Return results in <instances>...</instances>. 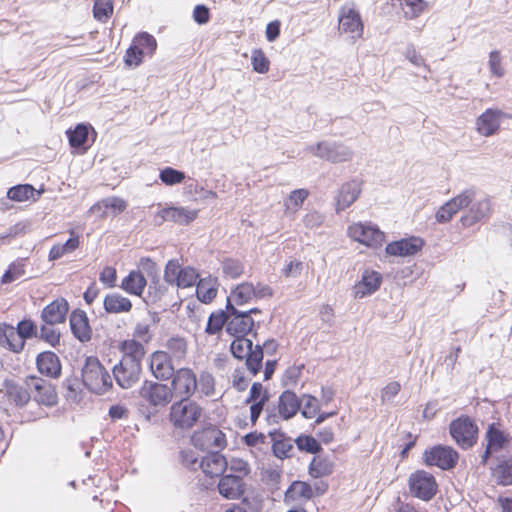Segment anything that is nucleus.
<instances>
[{
    "instance_id": "obj_1",
    "label": "nucleus",
    "mask_w": 512,
    "mask_h": 512,
    "mask_svg": "<svg viewBox=\"0 0 512 512\" xmlns=\"http://www.w3.org/2000/svg\"><path fill=\"white\" fill-rule=\"evenodd\" d=\"M477 193L475 187H469L449 200L456 213L468 208L460 218V223L465 228L472 227L491 214L490 199L488 197L477 199Z\"/></svg>"
},
{
    "instance_id": "obj_2",
    "label": "nucleus",
    "mask_w": 512,
    "mask_h": 512,
    "mask_svg": "<svg viewBox=\"0 0 512 512\" xmlns=\"http://www.w3.org/2000/svg\"><path fill=\"white\" fill-rule=\"evenodd\" d=\"M83 384L93 393L104 394L112 387V377L98 358L87 357L82 368Z\"/></svg>"
},
{
    "instance_id": "obj_3",
    "label": "nucleus",
    "mask_w": 512,
    "mask_h": 512,
    "mask_svg": "<svg viewBox=\"0 0 512 512\" xmlns=\"http://www.w3.org/2000/svg\"><path fill=\"white\" fill-rule=\"evenodd\" d=\"M233 356L239 360H245V365L252 375H256L262 368L263 347L260 344L253 345L251 339L235 337L230 345Z\"/></svg>"
},
{
    "instance_id": "obj_4",
    "label": "nucleus",
    "mask_w": 512,
    "mask_h": 512,
    "mask_svg": "<svg viewBox=\"0 0 512 512\" xmlns=\"http://www.w3.org/2000/svg\"><path fill=\"white\" fill-rule=\"evenodd\" d=\"M202 407L190 399H180L170 407L169 418L178 429L192 428L202 417Z\"/></svg>"
},
{
    "instance_id": "obj_5",
    "label": "nucleus",
    "mask_w": 512,
    "mask_h": 512,
    "mask_svg": "<svg viewBox=\"0 0 512 512\" xmlns=\"http://www.w3.org/2000/svg\"><path fill=\"white\" fill-rule=\"evenodd\" d=\"M307 150L314 156L332 163L350 161L353 158V150L344 143L335 141H322L316 145H310Z\"/></svg>"
},
{
    "instance_id": "obj_6",
    "label": "nucleus",
    "mask_w": 512,
    "mask_h": 512,
    "mask_svg": "<svg viewBox=\"0 0 512 512\" xmlns=\"http://www.w3.org/2000/svg\"><path fill=\"white\" fill-rule=\"evenodd\" d=\"M191 442L195 448L211 452L222 450L227 445L225 434L214 425L195 431L191 436Z\"/></svg>"
},
{
    "instance_id": "obj_7",
    "label": "nucleus",
    "mask_w": 512,
    "mask_h": 512,
    "mask_svg": "<svg viewBox=\"0 0 512 512\" xmlns=\"http://www.w3.org/2000/svg\"><path fill=\"white\" fill-rule=\"evenodd\" d=\"M199 274L190 266L181 267L178 260L172 259L166 263L164 280L178 288L193 287L197 283Z\"/></svg>"
},
{
    "instance_id": "obj_8",
    "label": "nucleus",
    "mask_w": 512,
    "mask_h": 512,
    "mask_svg": "<svg viewBox=\"0 0 512 512\" xmlns=\"http://www.w3.org/2000/svg\"><path fill=\"white\" fill-rule=\"evenodd\" d=\"M338 30L355 41L362 38L364 25L360 13L349 5H344L338 13Z\"/></svg>"
},
{
    "instance_id": "obj_9",
    "label": "nucleus",
    "mask_w": 512,
    "mask_h": 512,
    "mask_svg": "<svg viewBox=\"0 0 512 512\" xmlns=\"http://www.w3.org/2000/svg\"><path fill=\"white\" fill-rule=\"evenodd\" d=\"M478 428L469 417H460L450 424V434L455 442L463 449L476 443Z\"/></svg>"
},
{
    "instance_id": "obj_10",
    "label": "nucleus",
    "mask_w": 512,
    "mask_h": 512,
    "mask_svg": "<svg viewBox=\"0 0 512 512\" xmlns=\"http://www.w3.org/2000/svg\"><path fill=\"white\" fill-rule=\"evenodd\" d=\"M347 232L353 240L369 247H379L385 241V234L371 223H355L348 227Z\"/></svg>"
},
{
    "instance_id": "obj_11",
    "label": "nucleus",
    "mask_w": 512,
    "mask_h": 512,
    "mask_svg": "<svg viewBox=\"0 0 512 512\" xmlns=\"http://www.w3.org/2000/svg\"><path fill=\"white\" fill-rule=\"evenodd\" d=\"M423 458L428 466H436L442 470H449L457 464L458 453L449 446L437 445L425 450Z\"/></svg>"
},
{
    "instance_id": "obj_12",
    "label": "nucleus",
    "mask_w": 512,
    "mask_h": 512,
    "mask_svg": "<svg viewBox=\"0 0 512 512\" xmlns=\"http://www.w3.org/2000/svg\"><path fill=\"white\" fill-rule=\"evenodd\" d=\"M229 318L226 325V332L234 337H246L251 333L255 322L248 313L238 310L232 304H227Z\"/></svg>"
},
{
    "instance_id": "obj_13",
    "label": "nucleus",
    "mask_w": 512,
    "mask_h": 512,
    "mask_svg": "<svg viewBox=\"0 0 512 512\" xmlns=\"http://www.w3.org/2000/svg\"><path fill=\"white\" fill-rule=\"evenodd\" d=\"M141 398L152 406H165L173 398L170 387L151 381H145L139 390Z\"/></svg>"
},
{
    "instance_id": "obj_14",
    "label": "nucleus",
    "mask_w": 512,
    "mask_h": 512,
    "mask_svg": "<svg viewBox=\"0 0 512 512\" xmlns=\"http://www.w3.org/2000/svg\"><path fill=\"white\" fill-rule=\"evenodd\" d=\"M173 395L180 399H190L197 389V379L195 373L188 368L178 369L172 376Z\"/></svg>"
},
{
    "instance_id": "obj_15",
    "label": "nucleus",
    "mask_w": 512,
    "mask_h": 512,
    "mask_svg": "<svg viewBox=\"0 0 512 512\" xmlns=\"http://www.w3.org/2000/svg\"><path fill=\"white\" fill-rule=\"evenodd\" d=\"M411 493L425 501L430 500L437 491V484L432 474L417 471L409 479Z\"/></svg>"
},
{
    "instance_id": "obj_16",
    "label": "nucleus",
    "mask_w": 512,
    "mask_h": 512,
    "mask_svg": "<svg viewBox=\"0 0 512 512\" xmlns=\"http://www.w3.org/2000/svg\"><path fill=\"white\" fill-rule=\"evenodd\" d=\"M141 364L134 363L133 360H120L113 368L114 379L117 384L123 388H131L140 378Z\"/></svg>"
},
{
    "instance_id": "obj_17",
    "label": "nucleus",
    "mask_w": 512,
    "mask_h": 512,
    "mask_svg": "<svg viewBox=\"0 0 512 512\" xmlns=\"http://www.w3.org/2000/svg\"><path fill=\"white\" fill-rule=\"evenodd\" d=\"M26 384L35 392L33 399L45 406H54L58 397L54 387L46 380L36 377H26Z\"/></svg>"
},
{
    "instance_id": "obj_18",
    "label": "nucleus",
    "mask_w": 512,
    "mask_h": 512,
    "mask_svg": "<svg viewBox=\"0 0 512 512\" xmlns=\"http://www.w3.org/2000/svg\"><path fill=\"white\" fill-rule=\"evenodd\" d=\"M362 192V180L353 178L341 185L336 197V212L349 208Z\"/></svg>"
},
{
    "instance_id": "obj_19",
    "label": "nucleus",
    "mask_w": 512,
    "mask_h": 512,
    "mask_svg": "<svg viewBox=\"0 0 512 512\" xmlns=\"http://www.w3.org/2000/svg\"><path fill=\"white\" fill-rule=\"evenodd\" d=\"M197 217V211L184 207H168L160 210L154 216V224L162 225L165 221H172L181 225H187Z\"/></svg>"
},
{
    "instance_id": "obj_20",
    "label": "nucleus",
    "mask_w": 512,
    "mask_h": 512,
    "mask_svg": "<svg viewBox=\"0 0 512 512\" xmlns=\"http://www.w3.org/2000/svg\"><path fill=\"white\" fill-rule=\"evenodd\" d=\"M504 113L499 109L489 108L476 120V129L482 136L489 137L497 133Z\"/></svg>"
},
{
    "instance_id": "obj_21",
    "label": "nucleus",
    "mask_w": 512,
    "mask_h": 512,
    "mask_svg": "<svg viewBox=\"0 0 512 512\" xmlns=\"http://www.w3.org/2000/svg\"><path fill=\"white\" fill-rule=\"evenodd\" d=\"M486 439L487 446L483 455L481 456L483 464L487 463V460L492 452H496L504 448L510 441L511 437L509 434L497 428L493 423L489 425L486 431Z\"/></svg>"
},
{
    "instance_id": "obj_22",
    "label": "nucleus",
    "mask_w": 512,
    "mask_h": 512,
    "mask_svg": "<svg viewBox=\"0 0 512 512\" xmlns=\"http://www.w3.org/2000/svg\"><path fill=\"white\" fill-rule=\"evenodd\" d=\"M424 242L419 237H410L394 241L386 246V253L392 256H412L419 252Z\"/></svg>"
},
{
    "instance_id": "obj_23",
    "label": "nucleus",
    "mask_w": 512,
    "mask_h": 512,
    "mask_svg": "<svg viewBox=\"0 0 512 512\" xmlns=\"http://www.w3.org/2000/svg\"><path fill=\"white\" fill-rule=\"evenodd\" d=\"M246 490V484L243 479L234 474L222 476L218 483L219 493L226 499H239Z\"/></svg>"
},
{
    "instance_id": "obj_24",
    "label": "nucleus",
    "mask_w": 512,
    "mask_h": 512,
    "mask_svg": "<svg viewBox=\"0 0 512 512\" xmlns=\"http://www.w3.org/2000/svg\"><path fill=\"white\" fill-rule=\"evenodd\" d=\"M70 328L73 335L80 342H88L92 338V328L89 324V319L83 310L76 309L70 315Z\"/></svg>"
},
{
    "instance_id": "obj_25",
    "label": "nucleus",
    "mask_w": 512,
    "mask_h": 512,
    "mask_svg": "<svg viewBox=\"0 0 512 512\" xmlns=\"http://www.w3.org/2000/svg\"><path fill=\"white\" fill-rule=\"evenodd\" d=\"M29 390L31 389L26 384V380L23 384L10 379L3 382L4 394L18 407H23L30 401L31 394Z\"/></svg>"
},
{
    "instance_id": "obj_26",
    "label": "nucleus",
    "mask_w": 512,
    "mask_h": 512,
    "mask_svg": "<svg viewBox=\"0 0 512 512\" xmlns=\"http://www.w3.org/2000/svg\"><path fill=\"white\" fill-rule=\"evenodd\" d=\"M150 369L154 377L161 380H167L175 373L171 359L164 351H156L151 355Z\"/></svg>"
},
{
    "instance_id": "obj_27",
    "label": "nucleus",
    "mask_w": 512,
    "mask_h": 512,
    "mask_svg": "<svg viewBox=\"0 0 512 512\" xmlns=\"http://www.w3.org/2000/svg\"><path fill=\"white\" fill-rule=\"evenodd\" d=\"M68 310V302L64 298H59L43 309L41 318L45 324L54 326L65 321Z\"/></svg>"
},
{
    "instance_id": "obj_28",
    "label": "nucleus",
    "mask_w": 512,
    "mask_h": 512,
    "mask_svg": "<svg viewBox=\"0 0 512 512\" xmlns=\"http://www.w3.org/2000/svg\"><path fill=\"white\" fill-rule=\"evenodd\" d=\"M227 467L228 461L218 450L210 452L205 457H202L200 461V469L209 477L221 476Z\"/></svg>"
},
{
    "instance_id": "obj_29",
    "label": "nucleus",
    "mask_w": 512,
    "mask_h": 512,
    "mask_svg": "<svg viewBox=\"0 0 512 512\" xmlns=\"http://www.w3.org/2000/svg\"><path fill=\"white\" fill-rule=\"evenodd\" d=\"M38 371L47 377L58 378L61 375L59 357L52 351L40 353L36 358Z\"/></svg>"
},
{
    "instance_id": "obj_30",
    "label": "nucleus",
    "mask_w": 512,
    "mask_h": 512,
    "mask_svg": "<svg viewBox=\"0 0 512 512\" xmlns=\"http://www.w3.org/2000/svg\"><path fill=\"white\" fill-rule=\"evenodd\" d=\"M126 208L127 203L125 200L120 197L110 196L95 203L90 208V212L104 218L109 214V212L116 216L122 213Z\"/></svg>"
},
{
    "instance_id": "obj_31",
    "label": "nucleus",
    "mask_w": 512,
    "mask_h": 512,
    "mask_svg": "<svg viewBox=\"0 0 512 512\" xmlns=\"http://www.w3.org/2000/svg\"><path fill=\"white\" fill-rule=\"evenodd\" d=\"M382 277L376 271H365L362 279L354 286V296L363 298L374 293L380 287Z\"/></svg>"
},
{
    "instance_id": "obj_32",
    "label": "nucleus",
    "mask_w": 512,
    "mask_h": 512,
    "mask_svg": "<svg viewBox=\"0 0 512 512\" xmlns=\"http://www.w3.org/2000/svg\"><path fill=\"white\" fill-rule=\"evenodd\" d=\"M103 307L108 314L128 313L132 309V302L122 294L112 292L104 297Z\"/></svg>"
},
{
    "instance_id": "obj_33",
    "label": "nucleus",
    "mask_w": 512,
    "mask_h": 512,
    "mask_svg": "<svg viewBox=\"0 0 512 512\" xmlns=\"http://www.w3.org/2000/svg\"><path fill=\"white\" fill-rule=\"evenodd\" d=\"M24 343L15 327L6 323L0 324V345L2 347L19 352L23 349Z\"/></svg>"
},
{
    "instance_id": "obj_34",
    "label": "nucleus",
    "mask_w": 512,
    "mask_h": 512,
    "mask_svg": "<svg viewBox=\"0 0 512 512\" xmlns=\"http://www.w3.org/2000/svg\"><path fill=\"white\" fill-rule=\"evenodd\" d=\"M300 407L301 402L294 392L286 390L280 395L278 411L283 419L292 418L299 411Z\"/></svg>"
},
{
    "instance_id": "obj_35",
    "label": "nucleus",
    "mask_w": 512,
    "mask_h": 512,
    "mask_svg": "<svg viewBox=\"0 0 512 512\" xmlns=\"http://www.w3.org/2000/svg\"><path fill=\"white\" fill-rule=\"evenodd\" d=\"M146 284V278L141 271H131L122 279L120 287L131 295L141 296Z\"/></svg>"
},
{
    "instance_id": "obj_36",
    "label": "nucleus",
    "mask_w": 512,
    "mask_h": 512,
    "mask_svg": "<svg viewBox=\"0 0 512 512\" xmlns=\"http://www.w3.org/2000/svg\"><path fill=\"white\" fill-rule=\"evenodd\" d=\"M492 477L498 485H512V457L498 459L497 464L492 468Z\"/></svg>"
},
{
    "instance_id": "obj_37",
    "label": "nucleus",
    "mask_w": 512,
    "mask_h": 512,
    "mask_svg": "<svg viewBox=\"0 0 512 512\" xmlns=\"http://www.w3.org/2000/svg\"><path fill=\"white\" fill-rule=\"evenodd\" d=\"M255 296L254 285L244 282L236 286L227 299V304L243 305L250 302Z\"/></svg>"
},
{
    "instance_id": "obj_38",
    "label": "nucleus",
    "mask_w": 512,
    "mask_h": 512,
    "mask_svg": "<svg viewBox=\"0 0 512 512\" xmlns=\"http://www.w3.org/2000/svg\"><path fill=\"white\" fill-rule=\"evenodd\" d=\"M270 436L273 441L272 449L277 458L283 459L292 455L294 445L291 438H287L278 432H270Z\"/></svg>"
},
{
    "instance_id": "obj_39",
    "label": "nucleus",
    "mask_w": 512,
    "mask_h": 512,
    "mask_svg": "<svg viewBox=\"0 0 512 512\" xmlns=\"http://www.w3.org/2000/svg\"><path fill=\"white\" fill-rule=\"evenodd\" d=\"M41 195L40 191L35 190V188L30 184H20L14 187L9 188L7 192V197L10 200L22 202L29 199L36 201Z\"/></svg>"
},
{
    "instance_id": "obj_40",
    "label": "nucleus",
    "mask_w": 512,
    "mask_h": 512,
    "mask_svg": "<svg viewBox=\"0 0 512 512\" xmlns=\"http://www.w3.org/2000/svg\"><path fill=\"white\" fill-rule=\"evenodd\" d=\"M121 348L123 352L121 358L122 361L128 359L133 360L134 363L141 364V361L145 355V348L143 343L135 339L125 340L123 341Z\"/></svg>"
},
{
    "instance_id": "obj_41",
    "label": "nucleus",
    "mask_w": 512,
    "mask_h": 512,
    "mask_svg": "<svg viewBox=\"0 0 512 512\" xmlns=\"http://www.w3.org/2000/svg\"><path fill=\"white\" fill-rule=\"evenodd\" d=\"M313 497L312 487L303 481H294L285 493V500L308 501Z\"/></svg>"
},
{
    "instance_id": "obj_42",
    "label": "nucleus",
    "mask_w": 512,
    "mask_h": 512,
    "mask_svg": "<svg viewBox=\"0 0 512 512\" xmlns=\"http://www.w3.org/2000/svg\"><path fill=\"white\" fill-rule=\"evenodd\" d=\"M72 237H70L64 244L54 245L49 252V260L55 261L66 254H70L75 251L79 247V236L74 235V232H71Z\"/></svg>"
},
{
    "instance_id": "obj_43",
    "label": "nucleus",
    "mask_w": 512,
    "mask_h": 512,
    "mask_svg": "<svg viewBox=\"0 0 512 512\" xmlns=\"http://www.w3.org/2000/svg\"><path fill=\"white\" fill-rule=\"evenodd\" d=\"M334 464L329 457L315 456L309 465V474L314 478L330 475Z\"/></svg>"
},
{
    "instance_id": "obj_44",
    "label": "nucleus",
    "mask_w": 512,
    "mask_h": 512,
    "mask_svg": "<svg viewBox=\"0 0 512 512\" xmlns=\"http://www.w3.org/2000/svg\"><path fill=\"white\" fill-rule=\"evenodd\" d=\"M196 295L202 303H210L217 295L215 280L212 278L200 279L196 285Z\"/></svg>"
},
{
    "instance_id": "obj_45",
    "label": "nucleus",
    "mask_w": 512,
    "mask_h": 512,
    "mask_svg": "<svg viewBox=\"0 0 512 512\" xmlns=\"http://www.w3.org/2000/svg\"><path fill=\"white\" fill-rule=\"evenodd\" d=\"M134 48H138L144 55L152 56L157 49V41L155 37L148 32L138 33L132 41Z\"/></svg>"
},
{
    "instance_id": "obj_46",
    "label": "nucleus",
    "mask_w": 512,
    "mask_h": 512,
    "mask_svg": "<svg viewBox=\"0 0 512 512\" xmlns=\"http://www.w3.org/2000/svg\"><path fill=\"white\" fill-rule=\"evenodd\" d=\"M403 6L404 16L407 19H415L419 17L428 8V4L424 0H399Z\"/></svg>"
},
{
    "instance_id": "obj_47",
    "label": "nucleus",
    "mask_w": 512,
    "mask_h": 512,
    "mask_svg": "<svg viewBox=\"0 0 512 512\" xmlns=\"http://www.w3.org/2000/svg\"><path fill=\"white\" fill-rule=\"evenodd\" d=\"M228 318V309L226 310V312L220 311L212 313L208 318L205 332L210 335H214L220 332L223 326L227 325Z\"/></svg>"
},
{
    "instance_id": "obj_48",
    "label": "nucleus",
    "mask_w": 512,
    "mask_h": 512,
    "mask_svg": "<svg viewBox=\"0 0 512 512\" xmlns=\"http://www.w3.org/2000/svg\"><path fill=\"white\" fill-rule=\"evenodd\" d=\"M113 13L111 0H94L93 15L95 19L106 22Z\"/></svg>"
},
{
    "instance_id": "obj_49",
    "label": "nucleus",
    "mask_w": 512,
    "mask_h": 512,
    "mask_svg": "<svg viewBox=\"0 0 512 512\" xmlns=\"http://www.w3.org/2000/svg\"><path fill=\"white\" fill-rule=\"evenodd\" d=\"M69 143L73 148H79L88 139V128L84 124H78L74 130L67 132Z\"/></svg>"
},
{
    "instance_id": "obj_50",
    "label": "nucleus",
    "mask_w": 512,
    "mask_h": 512,
    "mask_svg": "<svg viewBox=\"0 0 512 512\" xmlns=\"http://www.w3.org/2000/svg\"><path fill=\"white\" fill-rule=\"evenodd\" d=\"M309 196L306 189H296L290 192L288 199L285 201L287 210L297 211Z\"/></svg>"
},
{
    "instance_id": "obj_51",
    "label": "nucleus",
    "mask_w": 512,
    "mask_h": 512,
    "mask_svg": "<svg viewBox=\"0 0 512 512\" xmlns=\"http://www.w3.org/2000/svg\"><path fill=\"white\" fill-rule=\"evenodd\" d=\"M222 271L226 277L236 279L243 274L244 266L239 260L227 258L222 262Z\"/></svg>"
},
{
    "instance_id": "obj_52",
    "label": "nucleus",
    "mask_w": 512,
    "mask_h": 512,
    "mask_svg": "<svg viewBox=\"0 0 512 512\" xmlns=\"http://www.w3.org/2000/svg\"><path fill=\"white\" fill-rule=\"evenodd\" d=\"M159 178L164 184L172 186L181 183L185 179V174L172 167H165L160 171Z\"/></svg>"
},
{
    "instance_id": "obj_53",
    "label": "nucleus",
    "mask_w": 512,
    "mask_h": 512,
    "mask_svg": "<svg viewBox=\"0 0 512 512\" xmlns=\"http://www.w3.org/2000/svg\"><path fill=\"white\" fill-rule=\"evenodd\" d=\"M251 64L253 70L257 73L264 74L269 71L270 62L265 56V53L260 49L253 50Z\"/></svg>"
},
{
    "instance_id": "obj_54",
    "label": "nucleus",
    "mask_w": 512,
    "mask_h": 512,
    "mask_svg": "<svg viewBox=\"0 0 512 512\" xmlns=\"http://www.w3.org/2000/svg\"><path fill=\"white\" fill-rule=\"evenodd\" d=\"M302 406L301 414L307 419H311L316 416L319 411L318 399L311 395H303L300 401Z\"/></svg>"
},
{
    "instance_id": "obj_55",
    "label": "nucleus",
    "mask_w": 512,
    "mask_h": 512,
    "mask_svg": "<svg viewBox=\"0 0 512 512\" xmlns=\"http://www.w3.org/2000/svg\"><path fill=\"white\" fill-rule=\"evenodd\" d=\"M231 471V474H234L236 477H240V479H243L245 476H247L250 471V465L248 462L244 461L240 458H232L228 462V467Z\"/></svg>"
},
{
    "instance_id": "obj_56",
    "label": "nucleus",
    "mask_w": 512,
    "mask_h": 512,
    "mask_svg": "<svg viewBox=\"0 0 512 512\" xmlns=\"http://www.w3.org/2000/svg\"><path fill=\"white\" fill-rule=\"evenodd\" d=\"M166 346L172 356L177 359L184 357L186 354L187 346L183 338L172 337L167 340Z\"/></svg>"
},
{
    "instance_id": "obj_57",
    "label": "nucleus",
    "mask_w": 512,
    "mask_h": 512,
    "mask_svg": "<svg viewBox=\"0 0 512 512\" xmlns=\"http://www.w3.org/2000/svg\"><path fill=\"white\" fill-rule=\"evenodd\" d=\"M39 338L55 347L60 342V332L51 325H42L39 331Z\"/></svg>"
},
{
    "instance_id": "obj_58",
    "label": "nucleus",
    "mask_w": 512,
    "mask_h": 512,
    "mask_svg": "<svg viewBox=\"0 0 512 512\" xmlns=\"http://www.w3.org/2000/svg\"><path fill=\"white\" fill-rule=\"evenodd\" d=\"M25 274L24 265L20 262L12 263L2 276L1 282L11 283Z\"/></svg>"
},
{
    "instance_id": "obj_59",
    "label": "nucleus",
    "mask_w": 512,
    "mask_h": 512,
    "mask_svg": "<svg viewBox=\"0 0 512 512\" xmlns=\"http://www.w3.org/2000/svg\"><path fill=\"white\" fill-rule=\"evenodd\" d=\"M180 459L182 464L190 470L200 469V459L194 450L187 448L180 452Z\"/></svg>"
},
{
    "instance_id": "obj_60",
    "label": "nucleus",
    "mask_w": 512,
    "mask_h": 512,
    "mask_svg": "<svg viewBox=\"0 0 512 512\" xmlns=\"http://www.w3.org/2000/svg\"><path fill=\"white\" fill-rule=\"evenodd\" d=\"M295 443L300 450L309 453L315 454L321 450L320 444L311 436H299Z\"/></svg>"
},
{
    "instance_id": "obj_61",
    "label": "nucleus",
    "mask_w": 512,
    "mask_h": 512,
    "mask_svg": "<svg viewBox=\"0 0 512 512\" xmlns=\"http://www.w3.org/2000/svg\"><path fill=\"white\" fill-rule=\"evenodd\" d=\"M135 340L141 343H148L152 339V332L148 322H138L133 331Z\"/></svg>"
},
{
    "instance_id": "obj_62",
    "label": "nucleus",
    "mask_w": 512,
    "mask_h": 512,
    "mask_svg": "<svg viewBox=\"0 0 512 512\" xmlns=\"http://www.w3.org/2000/svg\"><path fill=\"white\" fill-rule=\"evenodd\" d=\"M145 56L146 55H144V53H142L138 48H134L131 44L126 51L124 61L129 67H137L142 63Z\"/></svg>"
},
{
    "instance_id": "obj_63",
    "label": "nucleus",
    "mask_w": 512,
    "mask_h": 512,
    "mask_svg": "<svg viewBox=\"0 0 512 512\" xmlns=\"http://www.w3.org/2000/svg\"><path fill=\"white\" fill-rule=\"evenodd\" d=\"M456 211L451 205L450 201L444 203L436 212L435 219L438 223H447L449 222L454 215H456Z\"/></svg>"
},
{
    "instance_id": "obj_64",
    "label": "nucleus",
    "mask_w": 512,
    "mask_h": 512,
    "mask_svg": "<svg viewBox=\"0 0 512 512\" xmlns=\"http://www.w3.org/2000/svg\"><path fill=\"white\" fill-rule=\"evenodd\" d=\"M199 385L200 391L206 395L211 396L214 393V378L210 373L204 372L200 375V379L197 382V386Z\"/></svg>"
}]
</instances>
